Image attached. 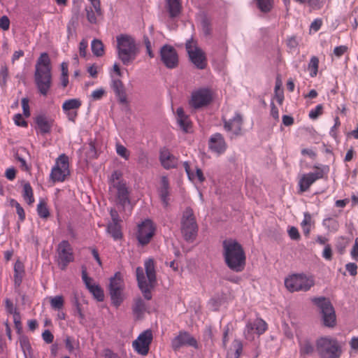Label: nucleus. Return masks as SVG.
Here are the masks:
<instances>
[{"mask_svg":"<svg viewBox=\"0 0 358 358\" xmlns=\"http://www.w3.org/2000/svg\"><path fill=\"white\" fill-rule=\"evenodd\" d=\"M222 256L226 266L232 271L241 273L246 265V255L242 245L236 239L222 241Z\"/></svg>","mask_w":358,"mask_h":358,"instance_id":"nucleus-1","label":"nucleus"},{"mask_svg":"<svg viewBox=\"0 0 358 358\" xmlns=\"http://www.w3.org/2000/svg\"><path fill=\"white\" fill-rule=\"evenodd\" d=\"M34 78L38 92L43 96H47L52 84L51 60L47 52L41 53L38 58Z\"/></svg>","mask_w":358,"mask_h":358,"instance_id":"nucleus-2","label":"nucleus"},{"mask_svg":"<svg viewBox=\"0 0 358 358\" xmlns=\"http://www.w3.org/2000/svg\"><path fill=\"white\" fill-rule=\"evenodd\" d=\"M118 59L124 65L132 63L139 53V48L135 38L128 34H121L116 37Z\"/></svg>","mask_w":358,"mask_h":358,"instance_id":"nucleus-3","label":"nucleus"},{"mask_svg":"<svg viewBox=\"0 0 358 358\" xmlns=\"http://www.w3.org/2000/svg\"><path fill=\"white\" fill-rule=\"evenodd\" d=\"M181 233L184 240L188 243H193L198 234V224L190 207L186 208L181 218Z\"/></svg>","mask_w":358,"mask_h":358,"instance_id":"nucleus-4","label":"nucleus"},{"mask_svg":"<svg viewBox=\"0 0 358 358\" xmlns=\"http://www.w3.org/2000/svg\"><path fill=\"white\" fill-rule=\"evenodd\" d=\"M312 301L320 310L323 325L329 328L335 327L336 324V316L334 308L330 300L324 296H320L313 298Z\"/></svg>","mask_w":358,"mask_h":358,"instance_id":"nucleus-5","label":"nucleus"},{"mask_svg":"<svg viewBox=\"0 0 358 358\" xmlns=\"http://www.w3.org/2000/svg\"><path fill=\"white\" fill-rule=\"evenodd\" d=\"M316 350L320 358H339L341 347L336 339L321 337L316 341Z\"/></svg>","mask_w":358,"mask_h":358,"instance_id":"nucleus-6","label":"nucleus"},{"mask_svg":"<svg viewBox=\"0 0 358 358\" xmlns=\"http://www.w3.org/2000/svg\"><path fill=\"white\" fill-rule=\"evenodd\" d=\"M315 281L312 277H307L303 273L293 274L285 280V286L291 292H307L314 286Z\"/></svg>","mask_w":358,"mask_h":358,"instance_id":"nucleus-7","label":"nucleus"},{"mask_svg":"<svg viewBox=\"0 0 358 358\" xmlns=\"http://www.w3.org/2000/svg\"><path fill=\"white\" fill-rule=\"evenodd\" d=\"M124 289L123 280L121 273L117 272L114 276L110 278L108 286L109 294L110 296L112 304L118 308L124 301L122 291Z\"/></svg>","mask_w":358,"mask_h":358,"instance_id":"nucleus-8","label":"nucleus"},{"mask_svg":"<svg viewBox=\"0 0 358 358\" xmlns=\"http://www.w3.org/2000/svg\"><path fill=\"white\" fill-rule=\"evenodd\" d=\"M56 251L57 264L61 270L64 271L74 261L73 248L68 241L63 240L57 245Z\"/></svg>","mask_w":358,"mask_h":358,"instance_id":"nucleus-9","label":"nucleus"},{"mask_svg":"<svg viewBox=\"0 0 358 358\" xmlns=\"http://www.w3.org/2000/svg\"><path fill=\"white\" fill-rule=\"evenodd\" d=\"M212 101L211 90L208 87H203L192 92L189 105L194 109H200L208 106Z\"/></svg>","mask_w":358,"mask_h":358,"instance_id":"nucleus-10","label":"nucleus"},{"mask_svg":"<svg viewBox=\"0 0 358 358\" xmlns=\"http://www.w3.org/2000/svg\"><path fill=\"white\" fill-rule=\"evenodd\" d=\"M155 233V227L153 226L152 222L148 219L142 222L138 225V231L136 233V238L138 243L145 246L148 245Z\"/></svg>","mask_w":358,"mask_h":358,"instance_id":"nucleus-11","label":"nucleus"},{"mask_svg":"<svg viewBox=\"0 0 358 358\" xmlns=\"http://www.w3.org/2000/svg\"><path fill=\"white\" fill-rule=\"evenodd\" d=\"M161 61L167 69H173L178 66V55L171 45H164L159 50Z\"/></svg>","mask_w":358,"mask_h":358,"instance_id":"nucleus-12","label":"nucleus"},{"mask_svg":"<svg viewBox=\"0 0 358 358\" xmlns=\"http://www.w3.org/2000/svg\"><path fill=\"white\" fill-rule=\"evenodd\" d=\"M184 346L199 348L198 342L194 337L187 331H180L178 335L172 339L171 348L175 352H177Z\"/></svg>","mask_w":358,"mask_h":358,"instance_id":"nucleus-13","label":"nucleus"},{"mask_svg":"<svg viewBox=\"0 0 358 358\" xmlns=\"http://www.w3.org/2000/svg\"><path fill=\"white\" fill-rule=\"evenodd\" d=\"M153 336L151 330H145L137 337L132 343L135 351L141 355H147Z\"/></svg>","mask_w":358,"mask_h":358,"instance_id":"nucleus-14","label":"nucleus"},{"mask_svg":"<svg viewBox=\"0 0 358 358\" xmlns=\"http://www.w3.org/2000/svg\"><path fill=\"white\" fill-rule=\"evenodd\" d=\"M136 275L138 287L142 292L143 297L146 300L152 299L151 290L155 287L156 283L150 284L148 280H146L144 271L141 266H138L136 268Z\"/></svg>","mask_w":358,"mask_h":358,"instance_id":"nucleus-15","label":"nucleus"},{"mask_svg":"<svg viewBox=\"0 0 358 358\" xmlns=\"http://www.w3.org/2000/svg\"><path fill=\"white\" fill-rule=\"evenodd\" d=\"M35 129L37 133L42 136L50 134L54 124V120L48 118L44 114H39L34 117Z\"/></svg>","mask_w":358,"mask_h":358,"instance_id":"nucleus-16","label":"nucleus"},{"mask_svg":"<svg viewBox=\"0 0 358 358\" xmlns=\"http://www.w3.org/2000/svg\"><path fill=\"white\" fill-rule=\"evenodd\" d=\"M189 61L198 69L203 70L206 68L207 58L205 52L197 45L194 46V51H188Z\"/></svg>","mask_w":358,"mask_h":358,"instance_id":"nucleus-17","label":"nucleus"},{"mask_svg":"<svg viewBox=\"0 0 358 358\" xmlns=\"http://www.w3.org/2000/svg\"><path fill=\"white\" fill-rule=\"evenodd\" d=\"M209 149L217 154H222L227 149V144L223 136L220 133L212 135L208 141Z\"/></svg>","mask_w":358,"mask_h":358,"instance_id":"nucleus-18","label":"nucleus"},{"mask_svg":"<svg viewBox=\"0 0 358 358\" xmlns=\"http://www.w3.org/2000/svg\"><path fill=\"white\" fill-rule=\"evenodd\" d=\"M114 187L117 189V203L122 208H124L127 205L130 204L128 188L122 182H118Z\"/></svg>","mask_w":358,"mask_h":358,"instance_id":"nucleus-19","label":"nucleus"},{"mask_svg":"<svg viewBox=\"0 0 358 358\" xmlns=\"http://www.w3.org/2000/svg\"><path fill=\"white\" fill-rule=\"evenodd\" d=\"M243 124L242 116L237 113L229 120H224V128L227 131H231L235 136H239Z\"/></svg>","mask_w":358,"mask_h":358,"instance_id":"nucleus-20","label":"nucleus"},{"mask_svg":"<svg viewBox=\"0 0 358 358\" xmlns=\"http://www.w3.org/2000/svg\"><path fill=\"white\" fill-rule=\"evenodd\" d=\"M170 184L167 176H163L160 179V185L157 189L159 196L164 207L169 204V196L170 195Z\"/></svg>","mask_w":358,"mask_h":358,"instance_id":"nucleus-21","label":"nucleus"},{"mask_svg":"<svg viewBox=\"0 0 358 358\" xmlns=\"http://www.w3.org/2000/svg\"><path fill=\"white\" fill-rule=\"evenodd\" d=\"M110 87L117 96L118 101L122 104H128L126 90L122 80L118 78L112 79Z\"/></svg>","mask_w":358,"mask_h":358,"instance_id":"nucleus-22","label":"nucleus"},{"mask_svg":"<svg viewBox=\"0 0 358 358\" xmlns=\"http://www.w3.org/2000/svg\"><path fill=\"white\" fill-rule=\"evenodd\" d=\"M177 123L184 133H189L191 131L192 124L187 115L185 113L182 107H178L176 110Z\"/></svg>","mask_w":358,"mask_h":358,"instance_id":"nucleus-23","label":"nucleus"},{"mask_svg":"<svg viewBox=\"0 0 358 358\" xmlns=\"http://www.w3.org/2000/svg\"><path fill=\"white\" fill-rule=\"evenodd\" d=\"M24 274V266L22 262L17 260L14 264V286L15 290L20 287L22 282Z\"/></svg>","mask_w":358,"mask_h":358,"instance_id":"nucleus-24","label":"nucleus"},{"mask_svg":"<svg viewBox=\"0 0 358 358\" xmlns=\"http://www.w3.org/2000/svg\"><path fill=\"white\" fill-rule=\"evenodd\" d=\"M145 272L148 278V280L150 284L156 283L157 275L155 271V264L152 258H149L145 261Z\"/></svg>","mask_w":358,"mask_h":358,"instance_id":"nucleus-25","label":"nucleus"},{"mask_svg":"<svg viewBox=\"0 0 358 358\" xmlns=\"http://www.w3.org/2000/svg\"><path fill=\"white\" fill-rule=\"evenodd\" d=\"M166 8L171 18L177 17L181 13L182 6L180 0H166Z\"/></svg>","mask_w":358,"mask_h":358,"instance_id":"nucleus-26","label":"nucleus"},{"mask_svg":"<svg viewBox=\"0 0 358 358\" xmlns=\"http://www.w3.org/2000/svg\"><path fill=\"white\" fill-rule=\"evenodd\" d=\"M299 354L300 357H304L306 356L312 355L315 351V347L309 339H304L299 341Z\"/></svg>","mask_w":358,"mask_h":358,"instance_id":"nucleus-27","label":"nucleus"},{"mask_svg":"<svg viewBox=\"0 0 358 358\" xmlns=\"http://www.w3.org/2000/svg\"><path fill=\"white\" fill-rule=\"evenodd\" d=\"M65 172L66 171L62 169L58 164H55L51 170L50 180L53 182L64 181L66 176L68 175Z\"/></svg>","mask_w":358,"mask_h":358,"instance_id":"nucleus-28","label":"nucleus"},{"mask_svg":"<svg viewBox=\"0 0 358 358\" xmlns=\"http://www.w3.org/2000/svg\"><path fill=\"white\" fill-rule=\"evenodd\" d=\"M106 231L115 241L120 240L123 237L120 223L109 222L107 225Z\"/></svg>","mask_w":358,"mask_h":358,"instance_id":"nucleus-29","label":"nucleus"},{"mask_svg":"<svg viewBox=\"0 0 358 358\" xmlns=\"http://www.w3.org/2000/svg\"><path fill=\"white\" fill-rule=\"evenodd\" d=\"M132 311L137 319H141L143 317V313L146 311V304L142 298L138 297L135 299Z\"/></svg>","mask_w":358,"mask_h":358,"instance_id":"nucleus-30","label":"nucleus"},{"mask_svg":"<svg viewBox=\"0 0 358 358\" xmlns=\"http://www.w3.org/2000/svg\"><path fill=\"white\" fill-rule=\"evenodd\" d=\"M91 50L93 55L97 57H102L104 53V45L99 39L94 38L91 43Z\"/></svg>","mask_w":358,"mask_h":358,"instance_id":"nucleus-31","label":"nucleus"},{"mask_svg":"<svg viewBox=\"0 0 358 358\" xmlns=\"http://www.w3.org/2000/svg\"><path fill=\"white\" fill-rule=\"evenodd\" d=\"M82 105L79 99H71L66 100L62 104L63 111L76 110Z\"/></svg>","mask_w":358,"mask_h":358,"instance_id":"nucleus-32","label":"nucleus"},{"mask_svg":"<svg viewBox=\"0 0 358 358\" xmlns=\"http://www.w3.org/2000/svg\"><path fill=\"white\" fill-rule=\"evenodd\" d=\"M314 182L315 180L310 173L304 174L299 182L300 191L302 192H306Z\"/></svg>","mask_w":358,"mask_h":358,"instance_id":"nucleus-33","label":"nucleus"},{"mask_svg":"<svg viewBox=\"0 0 358 358\" xmlns=\"http://www.w3.org/2000/svg\"><path fill=\"white\" fill-rule=\"evenodd\" d=\"M247 328H248L249 330H252L255 328L257 333L260 335L266 331L267 324L264 320L257 318L254 323V327L251 324H249L247 325Z\"/></svg>","mask_w":358,"mask_h":358,"instance_id":"nucleus-34","label":"nucleus"},{"mask_svg":"<svg viewBox=\"0 0 358 358\" xmlns=\"http://www.w3.org/2000/svg\"><path fill=\"white\" fill-rule=\"evenodd\" d=\"M22 196L29 205L34 202L33 189L29 182H25L23 185Z\"/></svg>","mask_w":358,"mask_h":358,"instance_id":"nucleus-35","label":"nucleus"},{"mask_svg":"<svg viewBox=\"0 0 358 358\" xmlns=\"http://www.w3.org/2000/svg\"><path fill=\"white\" fill-rule=\"evenodd\" d=\"M87 289L97 301L101 302L104 300L103 290L99 285L94 284Z\"/></svg>","mask_w":358,"mask_h":358,"instance_id":"nucleus-36","label":"nucleus"},{"mask_svg":"<svg viewBox=\"0 0 358 358\" xmlns=\"http://www.w3.org/2000/svg\"><path fill=\"white\" fill-rule=\"evenodd\" d=\"M257 8L264 13H269L273 6V0H255Z\"/></svg>","mask_w":358,"mask_h":358,"instance_id":"nucleus-37","label":"nucleus"},{"mask_svg":"<svg viewBox=\"0 0 358 358\" xmlns=\"http://www.w3.org/2000/svg\"><path fill=\"white\" fill-rule=\"evenodd\" d=\"M319 59L317 57L313 56L308 64V69L310 71V76L313 78L317 76L318 71Z\"/></svg>","mask_w":358,"mask_h":358,"instance_id":"nucleus-38","label":"nucleus"},{"mask_svg":"<svg viewBox=\"0 0 358 358\" xmlns=\"http://www.w3.org/2000/svg\"><path fill=\"white\" fill-rule=\"evenodd\" d=\"M37 213L40 217L47 219L50 216V212L44 201H40L37 206Z\"/></svg>","mask_w":358,"mask_h":358,"instance_id":"nucleus-39","label":"nucleus"},{"mask_svg":"<svg viewBox=\"0 0 358 358\" xmlns=\"http://www.w3.org/2000/svg\"><path fill=\"white\" fill-rule=\"evenodd\" d=\"M55 164L62 165V169L65 170L67 172V174H69V157L65 154H62L59 156V157L56 160Z\"/></svg>","mask_w":358,"mask_h":358,"instance_id":"nucleus-40","label":"nucleus"},{"mask_svg":"<svg viewBox=\"0 0 358 358\" xmlns=\"http://www.w3.org/2000/svg\"><path fill=\"white\" fill-rule=\"evenodd\" d=\"M8 78V69L4 65L0 69V86L1 88H5L7 85V80Z\"/></svg>","mask_w":358,"mask_h":358,"instance_id":"nucleus-41","label":"nucleus"},{"mask_svg":"<svg viewBox=\"0 0 358 358\" xmlns=\"http://www.w3.org/2000/svg\"><path fill=\"white\" fill-rule=\"evenodd\" d=\"M10 203L11 206L15 207L16 213L19 216L20 221L23 222L25 220V213L23 208L16 200L13 199L10 200Z\"/></svg>","mask_w":358,"mask_h":358,"instance_id":"nucleus-42","label":"nucleus"},{"mask_svg":"<svg viewBox=\"0 0 358 358\" xmlns=\"http://www.w3.org/2000/svg\"><path fill=\"white\" fill-rule=\"evenodd\" d=\"M203 33L205 36H210L212 32L211 23L210 20L204 16L201 21Z\"/></svg>","mask_w":358,"mask_h":358,"instance_id":"nucleus-43","label":"nucleus"},{"mask_svg":"<svg viewBox=\"0 0 358 358\" xmlns=\"http://www.w3.org/2000/svg\"><path fill=\"white\" fill-rule=\"evenodd\" d=\"M137 163L143 168L148 166V157L147 153L143 150H140L137 154Z\"/></svg>","mask_w":358,"mask_h":358,"instance_id":"nucleus-44","label":"nucleus"},{"mask_svg":"<svg viewBox=\"0 0 358 358\" xmlns=\"http://www.w3.org/2000/svg\"><path fill=\"white\" fill-rule=\"evenodd\" d=\"M322 224L329 231L337 230L338 224L337 221L332 217H328L323 220Z\"/></svg>","mask_w":358,"mask_h":358,"instance_id":"nucleus-45","label":"nucleus"},{"mask_svg":"<svg viewBox=\"0 0 358 358\" xmlns=\"http://www.w3.org/2000/svg\"><path fill=\"white\" fill-rule=\"evenodd\" d=\"M73 306H74V315H78L81 320H85V315L82 311L81 305L78 301V299L76 296L73 298Z\"/></svg>","mask_w":358,"mask_h":358,"instance_id":"nucleus-46","label":"nucleus"},{"mask_svg":"<svg viewBox=\"0 0 358 358\" xmlns=\"http://www.w3.org/2000/svg\"><path fill=\"white\" fill-rule=\"evenodd\" d=\"M64 298L62 296H56L50 301L51 307L55 310H59L64 306Z\"/></svg>","mask_w":358,"mask_h":358,"instance_id":"nucleus-47","label":"nucleus"},{"mask_svg":"<svg viewBox=\"0 0 358 358\" xmlns=\"http://www.w3.org/2000/svg\"><path fill=\"white\" fill-rule=\"evenodd\" d=\"M19 342L24 352L25 350L29 351L31 350V346L27 336H21L20 338H19Z\"/></svg>","mask_w":358,"mask_h":358,"instance_id":"nucleus-48","label":"nucleus"},{"mask_svg":"<svg viewBox=\"0 0 358 358\" xmlns=\"http://www.w3.org/2000/svg\"><path fill=\"white\" fill-rule=\"evenodd\" d=\"M116 152L121 157L127 160L129 158V150L122 145L117 144L116 145Z\"/></svg>","mask_w":358,"mask_h":358,"instance_id":"nucleus-49","label":"nucleus"},{"mask_svg":"<svg viewBox=\"0 0 358 358\" xmlns=\"http://www.w3.org/2000/svg\"><path fill=\"white\" fill-rule=\"evenodd\" d=\"M323 110V106L318 104L314 109H312L309 112V117L312 120H316L318 117L322 115Z\"/></svg>","mask_w":358,"mask_h":358,"instance_id":"nucleus-50","label":"nucleus"},{"mask_svg":"<svg viewBox=\"0 0 358 358\" xmlns=\"http://www.w3.org/2000/svg\"><path fill=\"white\" fill-rule=\"evenodd\" d=\"M5 307L6 310L8 313L12 314L16 316V314H20L15 308H14L13 302L9 299H6L5 300Z\"/></svg>","mask_w":358,"mask_h":358,"instance_id":"nucleus-51","label":"nucleus"},{"mask_svg":"<svg viewBox=\"0 0 358 358\" xmlns=\"http://www.w3.org/2000/svg\"><path fill=\"white\" fill-rule=\"evenodd\" d=\"M178 165V159L174 157L173 155L170 157V159H167V162L163 165V167L169 170L171 169L176 168Z\"/></svg>","mask_w":358,"mask_h":358,"instance_id":"nucleus-52","label":"nucleus"},{"mask_svg":"<svg viewBox=\"0 0 358 358\" xmlns=\"http://www.w3.org/2000/svg\"><path fill=\"white\" fill-rule=\"evenodd\" d=\"M29 99L27 97H24L22 99L21 103H22V108L23 111V115L28 117L30 116V108L29 106Z\"/></svg>","mask_w":358,"mask_h":358,"instance_id":"nucleus-53","label":"nucleus"},{"mask_svg":"<svg viewBox=\"0 0 358 358\" xmlns=\"http://www.w3.org/2000/svg\"><path fill=\"white\" fill-rule=\"evenodd\" d=\"M13 120L17 126L22 127H27L28 126V122L23 118L22 115L20 113L15 114Z\"/></svg>","mask_w":358,"mask_h":358,"instance_id":"nucleus-54","label":"nucleus"},{"mask_svg":"<svg viewBox=\"0 0 358 358\" xmlns=\"http://www.w3.org/2000/svg\"><path fill=\"white\" fill-rule=\"evenodd\" d=\"M233 345L236 348L234 358H239L243 352V344L242 342L238 339H235L233 342Z\"/></svg>","mask_w":358,"mask_h":358,"instance_id":"nucleus-55","label":"nucleus"},{"mask_svg":"<svg viewBox=\"0 0 358 358\" xmlns=\"http://www.w3.org/2000/svg\"><path fill=\"white\" fill-rule=\"evenodd\" d=\"M325 0H307L308 6L313 9H320L324 4Z\"/></svg>","mask_w":358,"mask_h":358,"instance_id":"nucleus-56","label":"nucleus"},{"mask_svg":"<svg viewBox=\"0 0 358 358\" xmlns=\"http://www.w3.org/2000/svg\"><path fill=\"white\" fill-rule=\"evenodd\" d=\"M287 233L292 240L298 241L300 239L299 230L295 227H291L288 229Z\"/></svg>","mask_w":358,"mask_h":358,"instance_id":"nucleus-57","label":"nucleus"},{"mask_svg":"<svg viewBox=\"0 0 358 358\" xmlns=\"http://www.w3.org/2000/svg\"><path fill=\"white\" fill-rule=\"evenodd\" d=\"M172 155L168 150H161L159 152V161L161 162L162 166L164 165V164L167 162V159H170V157Z\"/></svg>","mask_w":358,"mask_h":358,"instance_id":"nucleus-58","label":"nucleus"},{"mask_svg":"<svg viewBox=\"0 0 358 358\" xmlns=\"http://www.w3.org/2000/svg\"><path fill=\"white\" fill-rule=\"evenodd\" d=\"M346 241L343 238L338 239L336 244V248L337 251L341 254H343L346 248Z\"/></svg>","mask_w":358,"mask_h":358,"instance_id":"nucleus-59","label":"nucleus"},{"mask_svg":"<svg viewBox=\"0 0 358 358\" xmlns=\"http://www.w3.org/2000/svg\"><path fill=\"white\" fill-rule=\"evenodd\" d=\"M88 43L85 39H83L79 44V52L81 57H85L87 55V48Z\"/></svg>","mask_w":358,"mask_h":358,"instance_id":"nucleus-60","label":"nucleus"},{"mask_svg":"<svg viewBox=\"0 0 358 358\" xmlns=\"http://www.w3.org/2000/svg\"><path fill=\"white\" fill-rule=\"evenodd\" d=\"M42 338L46 343H52L54 340V336L49 329H45L42 333Z\"/></svg>","mask_w":358,"mask_h":358,"instance_id":"nucleus-61","label":"nucleus"},{"mask_svg":"<svg viewBox=\"0 0 358 358\" xmlns=\"http://www.w3.org/2000/svg\"><path fill=\"white\" fill-rule=\"evenodd\" d=\"M0 28L3 31H7L10 28V20L6 15L0 18Z\"/></svg>","mask_w":358,"mask_h":358,"instance_id":"nucleus-62","label":"nucleus"},{"mask_svg":"<svg viewBox=\"0 0 358 358\" xmlns=\"http://www.w3.org/2000/svg\"><path fill=\"white\" fill-rule=\"evenodd\" d=\"M322 257L326 260L330 261L332 259V249L330 245L327 244L325 245L322 252Z\"/></svg>","mask_w":358,"mask_h":358,"instance_id":"nucleus-63","label":"nucleus"},{"mask_svg":"<svg viewBox=\"0 0 358 358\" xmlns=\"http://www.w3.org/2000/svg\"><path fill=\"white\" fill-rule=\"evenodd\" d=\"M345 269L350 275L355 276L357 273V266L355 263H348L345 265Z\"/></svg>","mask_w":358,"mask_h":358,"instance_id":"nucleus-64","label":"nucleus"}]
</instances>
